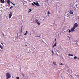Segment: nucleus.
Wrapping results in <instances>:
<instances>
[{"label": "nucleus", "instance_id": "obj_1", "mask_svg": "<svg viewBox=\"0 0 79 79\" xmlns=\"http://www.w3.org/2000/svg\"><path fill=\"white\" fill-rule=\"evenodd\" d=\"M76 28L73 27H72L71 28V29H70L69 31V33H70V32H74V31H75V29Z\"/></svg>", "mask_w": 79, "mask_h": 79}, {"label": "nucleus", "instance_id": "obj_2", "mask_svg": "<svg viewBox=\"0 0 79 79\" xmlns=\"http://www.w3.org/2000/svg\"><path fill=\"white\" fill-rule=\"evenodd\" d=\"M6 76L7 77V79H10L11 77V74L10 73H7L6 74Z\"/></svg>", "mask_w": 79, "mask_h": 79}, {"label": "nucleus", "instance_id": "obj_3", "mask_svg": "<svg viewBox=\"0 0 79 79\" xmlns=\"http://www.w3.org/2000/svg\"><path fill=\"white\" fill-rule=\"evenodd\" d=\"M78 26V24L77 23H76L74 24L73 27H74L76 29V27H77Z\"/></svg>", "mask_w": 79, "mask_h": 79}, {"label": "nucleus", "instance_id": "obj_4", "mask_svg": "<svg viewBox=\"0 0 79 79\" xmlns=\"http://www.w3.org/2000/svg\"><path fill=\"white\" fill-rule=\"evenodd\" d=\"M6 3L7 4L9 5L10 3V0H7L6 1Z\"/></svg>", "mask_w": 79, "mask_h": 79}, {"label": "nucleus", "instance_id": "obj_5", "mask_svg": "<svg viewBox=\"0 0 79 79\" xmlns=\"http://www.w3.org/2000/svg\"><path fill=\"white\" fill-rule=\"evenodd\" d=\"M33 3L36 5H37V6H39V3H38V2H37L36 3L35 2H33Z\"/></svg>", "mask_w": 79, "mask_h": 79}, {"label": "nucleus", "instance_id": "obj_6", "mask_svg": "<svg viewBox=\"0 0 79 79\" xmlns=\"http://www.w3.org/2000/svg\"><path fill=\"white\" fill-rule=\"evenodd\" d=\"M12 16V13H10L9 14V18H11V17Z\"/></svg>", "mask_w": 79, "mask_h": 79}, {"label": "nucleus", "instance_id": "obj_7", "mask_svg": "<svg viewBox=\"0 0 79 79\" xmlns=\"http://www.w3.org/2000/svg\"><path fill=\"white\" fill-rule=\"evenodd\" d=\"M69 13L70 14H73V12L71 10H70Z\"/></svg>", "mask_w": 79, "mask_h": 79}, {"label": "nucleus", "instance_id": "obj_8", "mask_svg": "<svg viewBox=\"0 0 79 79\" xmlns=\"http://www.w3.org/2000/svg\"><path fill=\"white\" fill-rule=\"evenodd\" d=\"M68 55V56H74V55L70 54H69Z\"/></svg>", "mask_w": 79, "mask_h": 79}, {"label": "nucleus", "instance_id": "obj_9", "mask_svg": "<svg viewBox=\"0 0 79 79\" xmlns=\"http://www.w3.org/2000/svg\"><path fill=\"white\" fill-rule=\"evenodd\" d=\"M1 2L2 3H4V0H1Z\"/></svg>", "mask_w": 79, "mask_h": 79}, {"label": "nucleus", "instance_id": "obj_10", "mask_svg": "<svg viewBox=\"0 0 79 79\" xmlns=\"http://www.w3.org/2000/svg\"><path fill=\"white\" fill-rule=\"evenodd\" d=\"M56 43L54 44L53 46V47H56Z\"/></svg>", "mask_w": 79, "mask_h": 79}, {"label": "nucleus", "instance_id": "obj_11", "mask_svg": "<svg viewBox=\"0 0 79 79\" xmlns=\"http://www.w3.org/2000/svg\"><path fill=\"white\" fill-rule=\"evenodd\" d=\"M38 22H39V20L37 19H36L35 21V23H38Z\"/></svg>", "mask_w": 79, "mask_h": 79}, {"label": "nucleus", "instance_id": "obj_12", "mask_svg": "<svg viewBox=\"0 0 79 79\" xmlns=\"http://www.w3.org/2000/svg\"><path fill=\"white\" fill-rule=\"evenodd\" d=\"M28 32L27 31H26V33L24 34V35H27V33Z\"/></svg>", "mask_w": 79, "mask_h": 79}, {"label": "nucleus", "instance_id": "obj_13", "mask_svg": "<svg viewBox=\"0 0 79 79\" xmlns=\"http://www.w3.org/2000/svg\"><path fill=\"white\" fill-rule=\"evenodd\" d=\"M37 24L39 25V26L40 25V23L39 22L37 23Z\"/></svg>", "mask_w": 79, "mask_h": 79}, {"label": "nucleus", "instance_id": "obj_14", "mask_svg": "<svg viewBox=\"0 0 79 79\" xmlns=\"http://www.w3.org/2000/svg\"><path fill=\"white\" fill-rule=\"evenodd\" d=\"M53 63L54 64V65H56V62H53Z\"/></svg>", "mask_w": 79, "mask_h": 79}, {"label": "nucleus", "instance_id": "obj_15", "mask_svg": "<svg viewBox=\"0 0 79 79\" xmlns=\"http://www.w3.org/2000/svg\"><path fill=\"white\" fill-rule=\"evenodd\" d=\"M0 48L1 49H3V47L1 45H0Z\"/></svg>", "mask_w": 79, "mask_h": 79}, {"label": "nucleus", "instance_id": "obj_16", "mask_svg": "<svg viewBox=\"0 0 79 79\" xmlns=\"http://www.w3.org/2000/svg\"><path fill=\"white\" fill-rule=\"evenodd\" d=\"M16 78L17 79H19V77H16Z\"/></svg>", "mask_w": 79, "mask_h": 79}, {"label": "nucleus", "instance_id": "obj_17", "mask_svg": "<svg viewBox=\"0 0 79 79\" xmlns=\"http://www.w3.org/2000/svg\"><path fill=\"white\" fill-rule=\"evenodd\" d=\"M74 59H77V57L76 56H75L74 57Z\"/></svg>", "mask_w": 79, "mask_h": 79}, {"label": "nucleus", "instance_id": "obj_18", "mask_svg": "<svg viewBox=\"0 0 79 79\" xmlns=\"http://www.w3.org/2000/svg\"><path fill=\"white\" fill-rule=\"evenodd\" d=\"M35 37H39V38H40V36H35Z\"/></svg>", "mask_w": 79, "mask_h": 79}, {"label": "nucleus", "instance_id": "obj_19", "mask_svg": "<svg viewBox=\"0 0 79 79\" xmlns=\"http://www.w3.org/2000/svg\"><path fill=\"white\" fill-rule=\"evenodd\" d=\"M12 8H13V7H10V9H12Z\"/></svg>", "mask_w": 79, "mask_h": 79}, {"label": "nucleus", "instance_id": "obj_20", "mask_svg": "<svg viewBox=\"0 0 79 79\" xmlns=\"http://www.w3.org/2000/svg\"><path fill=\"white\" fill-rule=\"evenodd\" d=\"M31 11H32V10L31 9H30L29 12H31Z\"/></svg>", "mask_w": 79, "mask_h": 79}, {"label": "nucleus", "instance_id": "obj_21", "mask_svg": "<svg viewBox=\"0 0 79 79\" xmlns=\"http://www.w3.org/2000/svg\"><path fill=\"white\" fill-rule=\"evenodd\" d=\"M60 65H61V66H62V65H63V64L61 63V64H60Z\"/></svg>", "mask_w": 79, "mask_h": 79}, {"label": "nucleus", "instance_id": "obj_22", "mask_svg": "<svg viewBox=\"0 0 79 79\" xmlns=\"http://www.w3.org/2000/svg\"><path fill=\"white\" fill-rule=\"evenodd\" d=\"M2 35H3V36H4V37H5V34H2Z\"/></svg>", "mask_w": 79, "mask_h": 79}, {"label": "nucleus", "instance_id": "obj_23", "mask_svg": "<svg viewBox=\"0 0 79 79\" xmlns=\"http://www.w3.org/2000/svg\"><path fill=\"white\" fill-rule=\"evenodd\" d=\"M49 14H50V12H48V15H49Z\"/></svg>", "mask_w": 79, "mask_h": 79}, {"label": "nucleus", "instance_id": "obj_24", "mask_svg": "<svg viewBox=\"0 0 79 79\" xmlns=\"http://www.w3.org/2000/svg\"><path fill=\"white\" fill-rule=\"evenodd\" d=\"M32 5L33 6H34V4H33V3H32Z\"/></svg>", "mask_w": 79, "mask_h": 79}, {"label": "nucleus", "instance_id": "obj_25", "mask_svg": "<svg viewBox=\"0 0 79 79\" xmlns=\"http://www.w3.org/2000/svg\"><path fill=\"white\" fill-rule=\"evenodd\" d=\"M56 40V39H55V42Z\"/></svg>", "mask_w": 79, "mask_h": 79}, {"label": "nucleus", "instance_id": "obj_26", "mask_svg": "<svg viewBox=\"0 0 79 79\" xmlns=\"http://www.w3.org/2000/svg\"><path fill=\"white\" fill-rule=\"evenodd\" d=\"M10 3H11L12 4H13V3H12V2H11Z\"/></svg>", "mask_w": 79, "mask_h": 79}, {"label": "nucleus", "instance_id": "obj_27", "mask_svg": "<svg viewBox=\"0 0 79 79\" xmlns=\"http://www.w3.org/2000/svg\"><path fill=\"white\" fill-rule=\"evenodd\" d=\"M13 5L14 6H15V4H13Z\"/></svg>", "mask_w": 79, "mask_h": 79}, {"label": "nucleus", "instance_id": "obj_28", "mask_svg": "<svg viewBox=\"0 0 79 79\" xmlns=\"http://www.w3.org/2000/svg\"><path fill=\"white\" fill-rule=\"evenodd\" d=\"M52 53H53H53H53V51H52Z\"/></svg>", "mask_w": 79, "mask_h": 79}, {"label": "nucleus", "instance_id": "obj_29", "mask_svg": "<svg viewBox=\"0 0 79 79\" xmlns=\"http://www.w3.org/2000/svg\"><path fill=\"white\" fill-rule=\"evenodd\" d=\"M77 6V4H76V6Z\"/></svg>", "mask_w": 79, "mask_h": 79}, {"label": "nucleus", "instance_id": "obj_30", "mask_svg": "<svg viewBox=\"0 0 79 79\" xmlns=\"http://www.w3.org/2000/svg\"><path fill=\"white\" fill-rule=\"evenodd\" d=\"M68 37H69V39H70V37L68 36Z\"/></svg>", "mask_w": 79, "mask_h": 79}, {"label": "nucleus", "instance_id": "obj_31", "mask_svg": "<svg viewBox=\"0 0 79 79\" xmlns=\"http://www.w3.org/2000/svg\"><path fill=\"white\" fill-rule=\"evenodd\" d=\"M2 44H3V43H1Z\"/></svg>", "mask_w": 79, "mask_h": 79}, {"label": "nucleus", "instance_id": "obj_32", "mask_svg": "<svg viewBox=\"0 0 79 79\" xmlns=\"http://www.w3.org/2000/svg\"><path fill=\"white\" fill-rule=\"evenodd\" d=\"M78 19H79V16L78 17Z\"/></svg>", "mask_w": 79, "mask_h": 79}, {"label": "nucleus", "instance_id": "obj_33", "mask_svg": "<svg viewBox=\"0 0 79 79\" xmlns=\"http://www.w3.org/2000/svg\"><path fill=\"white\" fill-rule=\"evenodd\" d=\"M77 76H78V77H79V75H77Z\"/></svg>", "mask_w": 79, "mask_h": 79}]
</instances>
